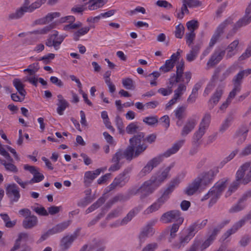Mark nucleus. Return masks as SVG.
Segmentation results:
<instances>
[{
	"instance_id": "1",
	"label": "nucleus",
	"mask_w": 251,
	"mask_h": 251,
	"mask_svg": "<svg viewBox=\"0 0 251 251\" xmlns=\"http://www.w3.org/2000/svg\"><path fill=\"white\" fill-rule=\"evenodd\" d=\"M184 140H180L175 142L171 148L168 149L163 154H160L150 160L146 165L142 169L140 175L145 176L150 173L152 169L156 167L162 162L164 157H168L172 154L176 153L184 143Z\"/></svg>"
},
{
	"instance_id": "2",
	"label": "nucleus",
	"mask_w": 251,
	"mask_h": 251,
	"mask_svg": "<svg viewBox=\"0 0 251 251\" xmlns=\"http://www.w3.org/2000/svg\"><path fill=\"white\" fill-rule=\"evenodd\" d=\"M180 180L178 176L173 179L164 190L162 195L158 198L151 205L147 208L144 211V215H149L158 210L162 206L169 200L172 193L178 185Z\"/></svg>"
},
{
	"instance_id": "3",
	"label": "nucleus",
	"mask_w": 251,
	"mask_h": 251,
	"mask_svg": "<svg viewBox=\"0 0 251 251\" xmlns=\"http://www.w3.org/2000/svg\"><path fill=\"white\" fill-rule=\"evenodd\" d=\"M134 148L135 147L130 144L124 151L122 150L117 151L112 156L111 161L113 164L109 167V171L115 172L119 170L122 167L120 161L124 157L128 161H131L133 158H135Z\"/></svg>"
},
{
	"instance_id": "4",
	"label": "nucleus",
	"mask_w": 251,
	"mask_h": 251,
	"mask_svg": "<svg viewBox=\"0 0 251 251\" xmlns=\"http://www.w3.org/2000/svg\"><path fill=\"white\" fill-rule=\"evenodd\" d=\"M228 179L223 178L217 181L208 191L210 193V200L208 206L211 207L215 204L222 195L227 184Z\"/></svg>"
},
{
	"instance_id": "5",
	"label": "nucleus",
	"mask_w": 251,
	"mask_h": 251,
	"mask_svg": "<svg viewBox=\"0 0 251 251\" xmlns=\"http://www.w3.org/2000/svg\"><path fill=\"white\" fill-rule=\"evenodd\" d=\"M47 0H37L30 5L27 6L25 5L17 9L15 12L10 13L8 15L9 20H17L22 18L25 12H32L35 9L39 8Z\"/></svg>"
},
{
	"instance_id": "6",
	"label": "nucleus",
	"mask_w": 251,
	"mask_h": 251,
	"mask_svg": "<svg viewBox=\"0 0 251 251\" xmlns=\"http://www.w3.org/2000/svg\"><path fill=\"white\" fill-rule=\"evenodd\" d=\"M250 167V164L245 163L243 164L238 170L236 175V181H234L230 186L228 191L226 193V197L229 196L234 192L238 187L240 183L246 184L248 183L244 182L245 178L246 172Z\"/></svg>"
},
{
	"instance_id": "7",
	"label": "nucleus",
	"mask_w": 251,
	"mask_h": 251,
	"mask_svg": "<svg viewBox=\"0 0 251 251\" xmlns=\"http://www.w3.org/2000/svg\"><path fill=\"white\" fill-rule=\"evenodd\" d=\"M218 172V168H214L208 171L201 173L197 177V179H199V182L203 187V189H204L212 183Z\"/></svg>"
},
{
	"instance_id": "8",
	"label": "nucleus",
	"mask_w": 251,
	"mask_h": 251,
	"mask_svg": "<svg viewBox=\"0 0 251 251\" xmlns=\"http://www.w3.org/2000/svg\"><path fill=\"white\" fill-rule=\"evenodd\" d=\"M202 5V2L199 0H182L180 12L177 14V18L182 19L184 15L189 14V9L199 8Z\"/></svg>"
},
{
	"instance_id": "9",
	"label": "nucleus",
	"mask_w": 251,
	"mask_h": 251,
	"mask_svg": "<svg viewBox=\"0 0 251 251\" xmlns=\"http://www.w3.org/2000/svg\"><path fill=\"white\" fill-rule=\"evenodd\" d=\"M159 184L152 177L145 181L140 187V192L142 193L141 199H143L152 194L159 186Z\"/></svg>"
},
{
	"instance_id": "10",
	"label": "nucleus",
	"mask_w": 251,
	"mask_h": 251,
	"mask_svg": "<svg viewBox=\"0 0 251 251\" xmlns=\"http://www.w3.org/2000/svg\"><path fill=\"white\" fill-rule=\"evenodd\" d=\"M184 219L181 216V212L179 210H173L164 213L160 218V221L164 223H169L174 221L181 224Z\"/></svg>"
},
{
	"instance_id": "11",
	"label": "nucleus",
	"mask_w": 251,
	"mask_h": 251,
	"mask_svg": "<svg viewBox=\"0 0 251 251\" xmlns=\"http://www.w3.org/2000/svg\"><path fill=\"white\" fill-rule=\"evenodd\" d=\"M129 179V176L128 175V171L125 170L122 173L115 178L112 183L106 188V192L111 191L118 187H122L124 186L128 181Z\"/></svg>"
},
{
	"instance_id": "12",
	"label": "nucleus",
	"mask_w": 251,
	"mask_h": 251,
	"mask_svg": "<svg viewBox=\"0 0 251 251\" xmlns=\"http://www.w3.org/2000/svg\"><path fill=\"white\" fill-rule=\"evenodd\" d=\"M142 209L143 206L142 205H138V206L134 207L131 210H130L126 215V216L122 220H117L114 223L111 224L110 226L111 227H117L119 226L127 224Z\"/></svg>"
},
{
	"instance_id": "13",
	"label": "nucleus",
	"mask_w": 251,
	"mask_h": 251,
	"mask_svg": "<svg viewBox=\"0 0 251 251\" xmlns=\"http://www.w3.org/2000/svg\"><path fill=\"white\" fill-rule=\"evenodd\" d=\"M251 220V211L246 215L243 219L239 220L230 229H228L223 235V238L224 240L226 239L231 235L235 233L240 228L244 226L245 223L249 220Z\"/></svg>"
},
{
	"instance_id": "14",
	"label": "nucleus",
	"mask_w": 251,
	"mask_h": 251,
	"mask_svg": "<svg viewBox=\"0 0 251 251\" xmlns=\"http://www.w3.org/2000/svg\"><path fill=\"white\" fill-rule=\"evenodd\" d=\"M233 23L232 20L228 18L221 23L217 28L209 42V47H212L217 42L221 35L223 33L224 29L229 25Z\"/></svg>"
},
{
	"instance_id": "15",
	"label": "nucleus",
	"mask_w": 251,
	"mask_h": 251,
	"mask_svg": "<svg viewBox=\"0 0 251 251\" xmlns=\"http://www.w3.org/2000/svg\"><path fill=\"white\" fill-rule=\"evenodd\" d=\"M233 23L232 20L228 18L221 23L217 28L209 42V47H212L217 42L221 35L223 33L224 29L229 25Z\"/></svg>"
},
{
	"instance_id": "16",
	"label": "nucleus",
	"mask_w": 251,
	"mask_h": 251,
	"mask_svg": "<svg viewBox=\"0 0 251 251\" xmlns=\"http://www.w3.org/2000/svg\"><path fill=\"white\" fill-rule=\"evenodd\" d=\"M156 222V220L151 221L142 228L139 235V239L141 243L144 242L148 237L153 234L154 231L152 226L155 225Z\"/></svg>"
},
{
	"instance_id": "17",
	"label": "nucleus",
	"mask_w": 251,
	"mask_h": 251,
	"mask_svg": "<svg viewBox=\"0 0 251 251\" xmlns=\"http://www.w3.org/2000/svg\"><path fill=\"white\" fill-rule=\"evenodd\" d=\"M251 22V2L248 7L246 8L245 15L243 18L240 19L234 25L233 27V34L237 30L243 26L249 24Z\"/></svg>"
},
{
	"instance_id": "18",
	"label": "nucleus",
	"mask_w": 251,
	"mask_h": 251,
	"mask_svg": "<svg viewBox=\"0 0 251 251\" xmlns=\"http://www.w3.org/2000/svg\"><path fill=\"white\" fill-rule=\"evenodd\" d=\"M24 168L25 170L29 171L33 176V178L29 181L30 184L39 182L44 179V175L39 172L37 167L25 164L24 165Z\"/></svg>"
},
{
	"instance_id": "19",
	"label": "nucleus",
	"mask_w": 251,
	"mask_h": 251,
	"mask_svg": "<svg viewBox=\"0 0 251 251\" xmlns=\"http://www.w3.org/2000/svg\"><path fill=\"white\" fill-rule=\"evenodd\" d=\"M6 193L12 202L18 201L21 196L19 187L14 183L7 186L6 188Z\"/></svg>"
},
{
	"instance_id": "20",
	"label": "nucleus",
	"mask_w": 251,
	"mask_h": 251,
	"mask_svg": "<svg viewBox=\"0 0 251 251\" xmlns=\"http://www.w3.org/2000/svg\"><path fill=\"white\" fill-rule=\"evenodd\" d=\"M197 121V117L196 115L188 118L182 129L181 135L186 136L190 133L195 128Z\"/></svg>"
},
{
	"instance_id": "21",
	"label": "nucleus",
	"mask_w": 251,
	"mask_h": 251,
	"mask_svg": "<svg viewBox=\"0 0 251 251\" xmlns=\"http://www.w3.org/2000/svg\"><path fill=\"white\" fill-rule=\"evenodd\" d=\"M184 69V64L183 62L176 65V74H174L169 79L170 85L173 86L179 82L181 77L184 74L183 73Z\"/></svg>"
},
{
	"instance_id": "22",
	"label": "nucleus",
	"mask_w": 251,
	"mask_h": 251,
	"mask_svg": "<svg viewBox=\"0 0 251 251\" xmlns=\"http://www.w3.org/2000/svg\"><path fill=\"white\" fill-rule=\"evenodd\" d=\"M225 54V51L220 49L216 50L207 63L208 67H213L219 63Z\"/></svg>"
},
{
	"instance_id": "23",
	"label": "nucleus",
	"mask_w": 251,
	"mask_h": 251,
	"mask_svg": "<svg viewBox=\"0 0 251 251\" xmlns=\"http://www.w3.org/2000/svg\"><path fill=\"white\" fill-rule=\"evenodd\" d=\"M78 234L75 231L71 235H68L64 236L61 240L60 246L65 251L68 250L74 241L77 238Z\"/></svg>"
},
{
	"instance_id": "24",
	"label": "nucleus",
	"mask_w": 251,
	"mask_h": 251,
	"mask_svg": "<svg viewBox=\"0 0 251 251\" xmlns=\"http://www.w3.org/2000/svg\"><path fill=\"white\" fill-rule=\"evenodd\" d=\"M104 169H97L94 171H87L85 173L84 176V183L85 185L89 186L93 181L100 174L101 171H104Z\"/></svg>"
},
{
	"instance_id": "25",
	"label": "nucleus",
	"mask_w": 251,
	"mask_h": 251,
	"mask_svg": "<svg viewBox=\"0 0 251 251\" xmlns=\"http://www.w3.org/2000/svg\"><path fill=\"white\" fill-rule=\"evenodd\" d=\"M140 191V187L139 188H133L128 191L125 195H119L113 198L112 203H113L118 201H126L129 200L130 197L136 195L139 191Z\"/></svg>"
},
{
	"instance_id": "26",
	"label": "nucleus",
	"mask_w": 251,
	"mask_h": 251,
	"mask_svg": "<svg viewBox=\"0 0 251 251\" xmlns=\"http://www.w3.org/2000/svg\"><path fill=\"white\" fill-rule=\"evenodd\" d=\"M193 237V234H191L188 231L186 234H182L179 236L178 241L173 244V247L176 249L183 248Z\"/></svg>"
},
{
	"instance_id": "27",
	"label": "nucleus",
	"mask_w": 251,
	"mask_h": 251,
	"mask_svg": "<svg viewBox=\"0 0 251 251\" xmlns=\"http://www.w3.org/2000/svg\"><path fill=\"white\" fill-rule=\"evenodd\" d=\"M201 47V43H198L193 46L190 47L191 50L186 55V59L187 61L191 62L196 59L200 52Z\"/></svg>"
},
{
	"instance_id": "28",
	"label": "nucleus",
	"mask_w": 251,
	"mask_h": 251,
	"mask_svg": "<svg viewBox=\"0 0 251 251\" xmlns=\"http://www.w3.org/2000/svg\"><path fill=\"white\" fill-rule=\"evenodd\" d=\"M250 74H251V69H248L239 71L232 79L233 85L241 88L242 79L244 76H247Z\"/></svg>"
},
{
	"instance_id": "29",
	"label": "nucleus",
	"mask_w": 251,
	"mask_h": 251,
	"mask_svg": "<svg viewBox=\"0 0 251 251\" xmlns=\"http://www.w3.org/2000/svg\"><path fill=\"white\" fill-rule=\"evenodd\" d=\"M203 187L199 182V179L196 177L191 183H190L185 190V193L189 196L194 194L200 188Z\"/></svg>"
},
{
	"instance_id": "30",
	"label": "nucleus",
	"mask_w": 251,
	"mask_h": 251,
	"mask_svg": "<svg viewBox=\"0 0 251 251\" xmlns=\"http://www.w3.org/2000/svg\"><path fill=\"white\" fill-rule=\"evenodd\" d=\"M58 102L57 103V112L60 115H62L64 110L69 107V102L63 98V96L59 94L57 96Z\"/></svg>"
},
{
	"instance_id": "31",
	"label": "nucleus",
	"mask_w": 251,
	"mask_h": 251,
	"mask_svg": "<svg viewBox=\"0 0 251 251\" xmlns=\"http://www.w3.org/2000/svg\"><path fill=\"white\" fill-rule=\"evenodd\" d=\"M248 129L246 126L239 128L234 135V139L238 145L242 144L246 139Z\"/></svg>"
},
{
	"instance_id": "32",
	"label": "nucleus",
	"mask_w": 251,
	"mask_h": 251,
	"mask_svg": "<svg viewBox=\"0 0 251 251\" xmlns=\"http://www.w3.org/2000/svg\"><path fill=\"white\" fill-rule=\"evenodd\" d=\"M174 167L173 164L165 168L161 174H158L157 176H153L152 177L155 179L157 183L160 185L162 182L167 178L169 173L171 169Z\"/></svg>"
},
{
	"instance_id": "33",
	"label": "nucleus",
	"mask_w": 251,
	"mask_h": 251,
	"mask_svg": "<svg viewBox=\"0 0 251 251\" xmlns=\"http://www.w3.org/2000/svg\"><path fill=\"white\" fill-rule=\"evenodd\" d=\"M207 220L205 219L201 221V223L196 222L191 225L188 228V231L191 234H193L194 237L195 234L200 230L203 228L207 224Z\"/></svg>"
},
{
	"instance_id": "34",
	"label": "nucleus",
	"mask_w": 251,
	"mask_h": 251,
	"mask_svg": "<svg viewBox=\"0 0 251 251\" xmlns=\"http://www.w3.org/2000/svg\"><path fill=\"white\" fill-rule=\"evenodd\" d=\"M209 126L206 124L200 123L199 129L195 132L193 136L194 142L197 144L205 134Z\"/></svg>"
},
{
	"instance_id": "35",
	"label": "nucleus",
	"mask_w": 251,
	"mask_h": 251,
	"mask_svg": "<svg viewBox=\"0 0 251 251\" xmlns=\"http://www.w3.org/2000/svg\"><path fill=\"white\" fill-rule=\"evenodd\" d=\"M61 14L59 12H51L48 13L45 17L39 19L36 23L40 25H44L52 21L54 18L59 17Z\"/></svg>"
},
{
	"instance_id": "36",
	"label": "nucleus",
	"mask_w": 251,
	"mask_h": 251,
	"mask_svg": "<svg viewBox=\"0 0 251 251\" xmlns=\"http://www.w3.org/2000/svg\"><path fill=\"white\" fill-rule=\"evenodd\" d=\"M38 219L34 215L25 218L23 222V226L25 229H30L37 226Z\"/></svg>"
},
{
	"instance_id": "37",
	"label": "nucleus",
	"mask_w": 251,
	"mask_h": 251,
	"mask_svg": "<svg viewBox=\"0 0 251 251\" xmlns=\"http://www.w3.org/2000/svg\"><path fill=\"white\" fill-rule=\"evenodd\" d=\"M71 224V221L70 220L64 221L58 224L51 228V229L54 234L60 233L67 228Z\"/></svg>"
},
{
	"instance_id": "38",
	"label": "nucleus",
	"mask_w": 251,
	"mask_h": 251,
	"mask_svg": "<svg viewBox=\"0 0 251 251\" xmlns=\"http://www.w3.org/2000/svg\"><path fill=\"white\" fill-rule=\"evenodd\" d=\"M239 44V41L238 40H235L233 41L232 43H231L227 47V53L226 55V58L228 59L234 55H235L236 53V49L237 47Z\"/></svg>"
},
{
	"instance_id": "39",
	"label": "nucleus",
	"mask_w": 251,
	"mask_h": 251,
	"mask_svg": "<svg viewBox=\"0 0 251 251\" xmlns=\"http://www.w3.org/2000/svg\"><path fill=\"white\" fill-rule=\"evenodd\" d=\"M145 134L143 132H139L129 139V144L136 147L138 145H142L141 142L145 141Z\"/></svg>"
},
{
	"instance_id": "40",
	"label": "nucleus",
	"mask_w": 251,
	"mask_h": 251,
	"mask_svg": "<svg viewBox=\"0 0 251 251\" xmlns=\"http://www.w3.org/2000/svg\"><path fill=\"white\" fill-rule=\"evenodd\" d=\"M187 105H181L178 106L174 111V115L176 119L182 120L186 115Z\"/></svg>"
},
{
	"instance_id": "41",
	"label": "nucleus",
	"mask_w": 251,
	"mask_h": 251,
	"mask_svg": "<svg viewBox=\"0 0 251 251\" xmlns=\"http://www.w3.org/2000/svg\"><path fill=\"white\" fill-rule=\"evenodd\" d=\"M104 3V0H89L87 7L90 10H95L102 7Z\"/></svg>"
},
{
	"instance_id": "42",
	"label": "nucleus",
	"mask_w": 251,
	"mask_h": 251,
	"mask_svg": "<svg viewBox=\"0 0 251 251\" xmlns=\"http://www.w3.org/2000/svg\"><path fill=\"white\" fill-rule=\"evenodd\" d=\"M13 84L19 94L22 96L25 97L26 94V92L24 89V85L22 83L21 81L18 78H15L13 81Z\"/></svg>"
},
{
	"instance_id": "43",
	"label": "nucleus",
	"mask_w": 251,
	"mask_h": 251,
	"mask_svg": "<svg viewBox=\"0 0 251 251\" xmlns=\"http://www.w3.org/2000/svg\"><path fill=\"white\" fill-rule=\"evenodd\" d=\"M229 223V221L227 220L224 222L222 226H221L220 228L216 227L215 228L211 233L209 235L207 239H206L207 241H208L209 243H210L211 244H212L213 241L215 240L216 237L217 235V234L219 233L220 229L224 226L226 225Z\"/></svg>"
},
{
	"instance_id": "44",
	"label": "nucleus",
	"mask_w": 251,
	"mask_h": 251,
	"mask_svg": "<svg viewBox=\"0 0 251 251\" xmlns=\"http://www.w3.org/2000/svg\"><path fill=\"white\" fill-rule=\"evenodd\" d=\"M52 34H56L55 37H53V40L54 43V49L56 50H58L59 49L60 45L62 43L65 38L66 37V35H61L58 36V32L57 31H54Z\"/></svg>"
},
{
	"instance_id": "45",
	"label": "nucleus",
	"mask_w": 251,
	"mask_h": 251,
	"mask_svg": "<svg viewBox=\"0 0 251 251\" xmlns=\"http://www.w3.org/2000/svg\"><path fill=\"white\" fill-rule=\"evenodd\" d=\"M105 201L104 197H101L99 198L96 202L94 203L91 206L88 207L85 211L86 214H88L100 206Z\"/></svg>"
},
{
	"instance_id": "46",
	"label": "nucleus",
	"mask_w": 251,
	"mask_h": 251,
	"mask_svg": "<svg viewBox=\"0 0 251 251\" xmlns=\"http://www.w3.org/2000/svg\"><path fill=\"white\" fill-rule=\"evenodd\" d=\"M90 29V27L87 26L79 29L75 31L73 34V39L75 41H77L79 39V37L81 36L86 34Z\"/></svg>"
},
{
	"instance_id": "47",
	"label": "nucleus",
	"mask_w": 251,
	"mask_h": 251,
	"mask_svg": "<svg viewBox=\"0 0 251 251\" xmlns=\"http://www.w3.org/2000/svg\"><path fill=\"white\" fill-rule=\"evenodd\" d=\"M40 69V67L38 63H34L32 64L29 65L27 68L24 70V72H28V75H33L38 71Z\"/></svg>"
},
{
	"instance_id": "48",
	"label": "nucleus",
	"mask_w": 251,
	"mask_h": 251,
	"mask_svg": "<svg viewBox=\"0 0 251 251\" xmlns=\"http://www.w3.org/2000/svg\"><path fill=\"white\" fill-rule=\"evenodd\" d=\"M0 216L5 223V226L8 228L13 227L16 224V221H11L9 216L5 213L0 214Z\"/></svg>"
},
{
	"instance_id": "49",
	"label": "nucleus",
	"mask_w": 251,
	"mask_h": 251,
	"mask_svg": "<svg viewBox=\"0 0 251 251\" xmlns=\"http://www.w3.org/2000/svg\"><path fill=\"white\" fill-rule=\"evenodd\" d=\"M174 61L172 59L167 60L165 64L161 66L160 70L163 73H166L170 71L175 66Z\"/></svg>"
},
{
	"instance_id": "50",
	"label": "nucleus",
	"mask_w": 251,
	"mask_h": 251,
	"mask_svg": "<svg viewBox=\"0 0 251 251\" xmlns=\"http://www.w3.org/2000/svg\"><path fill=\"white\" fill-rule=\"evenodd\" d=\"M186 90V85L185 84L180 83L174 91V96L178 99L183 95Z\"/></svg>"
},
{
	"instance_id": "51",
	"label": "nucleus",
	"mask_w": 251,
	"mask_h": 251,
	"mask_svg": "<svg viewBox=\"0 0 251 251\" xmlns=\"http://www.w3.org/2000/svg\"><path fill=\"white\" fill-rule=\"evenodd\" d=\"M1 163L4 166L5 169L7 171L13 173H17L18 171L17 167L11 163H7L5 160L0 159Z\"/></svg>"
},
{
	"instance_id": "52",
	"label": "nucleus",
	"mask_w": 251,
	"mask_h": 251,
	"mask_svg": "<svg viewBox=\"0 0 251 251\" xmlns=\"http://www.w3.org/2000/svg\"><path fill=\"white\" fill-rule=\"evenodd\" d=\"M143 122L148 126H153L158 123V117L157 116L146 117L143 119Z\"/></svg>"
},
{
	"instance_id": "53",
	"label": "nucleus",
	"mask_w": 251,
	"mask_h": 251,
	"mask_svg": "<svg viewBox=\"0 0 251 251\" xmlns=\"http://www.w3.org/2000/svg\"><path fill=\"white\" fill-rule=\"evenodd\" d=\"M139 126L136 123H131L126 127V132L129 134H134L139 130Z\"/></svg>"
},
{
	"instance_id": "54",
	"label": "nucleus",
	"mask_w": 251,
	"mask_h": 251,
	"mask_svg": "<svg viewBox=\"0 0 251 251\" xmlns=\"http://www.w3.org/2000/svg\"><path fill=\"white\" fill-rule=\"evenodd\" d=\"M233 121V117L229 116L227 117L222 124L220 128V131L223 132L226 131L230 126L231 122Z\"/></svg>"
},
{
	"instance_id": "55",
	"label": "nucleus",
	"mask_w": 251,
	"mask_h": 251,
	"mask_svg": "<svg viewBox=\"0 0 251 251\" xmlns=\"http://www.w3.org/2000/svg\"><path fill=\"white\" fill-rule=\"evenodd\" d=\"M160 75V74L158 72H153L148 75V77L150 79V84L151 86H154L157 85L156 79L159 77Z\"/></svg>"
},
{
	"instance_id": "56",
	"label": "nucleus",
	"mask_w": 251,
	"mask_h": 251,
	"mask_svg": "<svg viewBox=\"0 0 251 251\" xmlns=\"http://www.w3.org/2000/svg\"><path fill=\"white\" fill-rule=\"evenodd\" d=\"M235 71V67L234 66H230L227 68L219 77V79L221 81L224 80L227 78L231 74L233 73Z\"/></svg>"
},
{
	"instance_id": "57",
	"label": "nucleus",
	"mask_w": 251,
	"mask_h": 251,
	"mask_svg": "<svg viewBox=\"0 0 251 251\" xmlns=\"http://www.w3.org/2000/svg\"><path fill=\"white\" fill-rule=\"evenodd\" d=\"M53 26L51 25H47L43 28L39 30H34L30 32L31 34H35V35H41L45 34L49 32L52 28Z\"/></svg>"
},
{
	"instance_id": "58",
	"label": "nucleus",
	"mask_w": 251,
	"mask_h": 251,
	"mask_svg": "<svg viewBox=\"0 0 251 251\" xmlns=\"http://www.w3.org/2000/svg\"><path fill=\"white\" fill-rule=\"evenodd\" d=\"M147 148V145L144 143L136 146L134 148L135 157L136 158L142 154Z\"/></svg>"
},
{
	"instance_id": "59",
	"label": "nucleus",
	"mask_w": 251,
	"mask_h": 251,
	"mask_svg": "<svg viewBox=\"0 0 251 251\" xmlns=\"http://www.w3.org/2000/svg\"><path fill=\"white\" fill-rule=\"evenodd\" d=\"M187 29L190 32H194L199 27L198 22L196 20H191L186 23Z\"/></svg>"
},
{
	"instance_id": "60",
	"label": "nucleus",
	"mask_w": 251,
	"mask_h": 251,
	"mask_svg": "<svg viewBox=\"0 0 251 251\" xmlns=\"http://www.w3.org/2000/svg\"><path fill=\"white\" fill-rule=\"evenodd\" d=\"M82 23L80 22H77L75 23H71L64 26L63 30L69 31L71 29H77L82 26Z\"/></svg>"
},
{
	"instance_id": "61",
	"label": "nucleus",
	"mask_w": 251,
	"mask_h": 251,
	"mask_svg": "<svg viewBox=\"0 0 251 251\" xmlns=\"http://www.w3.org/2000/svg\"><path fill=\"white\" fill-rule=\"evenodd\" d=\"M196 37L195 32H189L186 33L185 38L187 45L190 47L193 46L192 45L194 40Z\"/></svg>"
},
{
	"instance_id": "62",
	"label": "nucleus",
	"mask_w": 251,
	"mask_h": 251,
	"mask_svg": "<svg viewBox=\"0 0 251 251\" xmlns=\"http://www.w3.org/2000/svg\"><path fill=\"white\" fill-rule=\"evenodd\" d=\"M244 201L240 202V199L239 200L238 203L233 205L230 209L229 212L235 213L237 212L243 210L245 207V205L243 203Z\"/></svg>"
},
{
	"instance_id": "63",
	"label": "nucleus",
	"mask_w": 251,
	"mask_h": 251,
	"mask_svg": "<svg viewBox=\"0 0 251 251\" xmlns=\"http://www.w3.org/2000/svg\"><path fill=\"white\" fill-rule=\"evenodd\" d=\"M122 84L126 89L131 90L134 88L133 82L132 80L129 78L123 79Z\"/></svg>"
},
{
	"instance_id": "64",
	"label": "nucleus",
	"mask_w": 251,
	"mask_h": 251,
	"mask_svg": "<svg viewBox=\"0 0 251 251\" xmlns=\"http://www.w3.org/2000/svg\"><path fill=\"white\" fill-rule=\"evenodd\" d=\"M251 56V44L246 49L245 51L238 58L239 61H242Z\"/></svg>"
}]
</instances>
